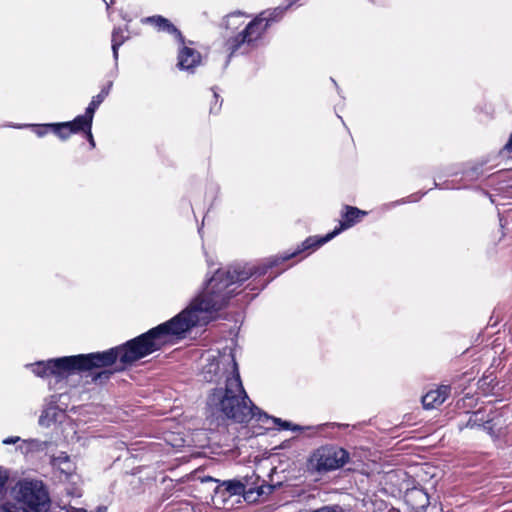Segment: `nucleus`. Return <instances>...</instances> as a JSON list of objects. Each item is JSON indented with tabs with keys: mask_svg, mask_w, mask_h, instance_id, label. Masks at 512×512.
<instances>
[{
	"mask_svg": "<svg viewBox=\"0 0 512 512\" xmlns=\"http://www.w3.org/2000/svg\"><path fill=\"white\" fill-rule=\"evenodd\" d=\"M52 464L62 474H64L67 479L71 478L76 470L74 462L64 452L60 453L57 456H54L52 459Z\"/></svg>",
	"mask_w": 512,
	"mask_h": 512,
	"instance_id": "obj_12",
	"label": "nucleus"
},
{
	"mask_svg": "<svg viewBox=\"0 0 512 512\" xmlns=\"http://www.w3.org/2000/svg\"><path fill=\"white\" fill-rule=\"evenodd\" d=\"M337 235H338V231H332L324 237H317V236L308 237L306 240H304L301 243V245L298 247V249L295 250L293 253L285 254L282 257V260L286 261L292 257H295L299 253H301L305 250H308V249H317L318 247H320L323 244L327 243L328 241L332 240Z\"/></svg>",
	"mask_w": 512,
	"mask_h": 512,
	"instance_id": "obj_9",
	"label": "nucleus"
},
{
	"mask_svg": "<svg viewBox=\"0 0 512 512\" xmlns=\"http://www.w3.org/2000/svg\"><path fill=\"white\" fill-rule=\"evenodd\" d=\"M86 136H87V139L91 145L92 148L95 147V141H94V138H93V135H92V132H91V129H89L87 132H86Z\"/></svg>",
	"mask_w": 512,
	"mask_h": 512,
	"instance_id": "obj_23",
	"label": "nucleus"
},
{
	"mask_svg": "<svg viewBox=\"0 0 512 512\" xmlns=\"http://www.w3.org/2000/svg\"><path fill=\"white\" fill-rule=\"evenodd\" d=\"M112 87V82H109L105 87L102 88L99 94L94 96L89 103L88 107L86 108V113L94 118V113L96 109L100 106V104L105 100V98L108 96L110 90Z\"/></svg>",
	"mask_w": 512,
	"mask_h": 512,
	"instance_id": "obj_15",
	"label": "nucleus"
},
{
	"mask_svg": "<svg viewBox=\"0 0 512 512\" xmlns=\"http://www.w3.org/2000/svg\"><path fill=\"white\" fill-rule=\"evenodd\" d=\"M201 55L198 51L191 47L183 46L178 53V67L182 70L193 71L195 67L200 65Z\"/></svg>",
	"mask_w": 512,
	"mask_h": 512,
	"instance_id": "obj_8",
	"label": "nucleus"
},
{
	"mask_svg": "<svg viewBox=\"0 0 512 512\" xmlns=\"http://www.w3.org/2000/svg\"><path fill=\"white\" fill-rule=\"evenodd\" d=\"M200 367L202 379L218 385L207 399V408L212 416L232 419L238 423L256 419L266 425V429L270 428V423L280 425L281 429L291 428L289 422L272 418L252 405L243 388L231 348L206 351L201 356Z\"/></svg>",
	"mask_w": 512,
	"mask_h": 512,
	"instance_id": "obj_2",
	"label": "nucleus"
},
{
	"mask_svg": "<svg viewBox=\"0 0 512 512\" xmlns=\"http://www.w3.org/2000/svg\"><path fill=\"white\" fill-rule=\"evenodd\" d=\"M450 393V387L443 385L436 389L430 390L422 397V403L426 409H434L447 399Z\"/></svg>",
	"mask_w": 512,
	"mask_h": 512,
	"instance_id": "obj_10",
	"label": "nucleus"
},
{
	"mask_svg": "<svg viewBox=\"0 0 512 512\" xmlns=\"http://www.w3.org/2000/svg\"><path fill=\"white\" fill-rule=\"evenodd\" d=\"M50 129L61 139L66 140L70 137L72 131L69 129L65 122L51 123L49 124Z\"/></svg>",
	"mask_w": 512,
	"mask_h": 512,
	"instance_id": "obj_17",
	"label": "nucleus"
},
{
	"mask_svg": "<svg viewBox=\"0 0 512 512\" xmlns=\"http://www.w3.org/2000/svg\"><path fill=\"white\" fill-rule=\"evenodd\" d=\"M504 149L508 152H512V133H511V136H510L508 142L506 143Z\"/></svg>",
	"mask_w": 512,
	"mask_h": 512,
	"instance_id": "obj_24",
	"label": "nucleus"
},
{
	"mask_svg": "<svg viewBox=\"0 0 512 512\" xmlns=\"http://www.w3.org/2000/svg\"><path fill=\"white\" fill-rule=\"evenodd\" d=\"M93 118L86 112L84 115L77 116L74 120L65 122L73 134L87 132L92 127Z\"/></svg>",
	"mask_w": 512,
	"mask_h": 512,
	"instance_id": "obj_13",
	"label": "nucleus"
},
{
	"mask_svg": "<svg viewBox=\"0 0 512 512\" xmlns=\"http://www.w3.org/2000/svg\"><path fill=\"white\" fill-rule=\"evenodd\" d=\"M472 422V417L468 420V425H470Z\"/></svg>",
	"mask_w": 512,
	"mask_h": 512,
	"instance_id": "obj_28",
	"label": "nucleus"
},
{
	"mask_svg": "<svg viewBox=\"0 0 512 512\" xmlns=\"http://www.w3.org/2000/svg\"><path fill=\"white\" fill-rule=\"evenodd\" d=\"M12 501L0 504V512H48L51 497L48 486L38 478H22L10 489Z\"/></svg>",
	"mask_w": 512,
	"mask_h": 512,
	"instance_id": "obj_3",
	"label": "nucleus"
},
{
	"mask_svg": "<svg viewBox=\"0 0 512 512\" xmlns=\"http://www.w3.org/2000/svg\"><path fill=\"white\" fill-rule=\"evenodd\" d=\"M271 491V486H267V487H264V486H260L257 490V496L260 497L262 496L263 494H266L268 492Z\"/></svg>",
	"mask_w": 512,
	"mask_h": 512,
	"instance_id": "obj_22",
	"label": "nucleus"
},
{
	"mask_svg": "<svg viewBox=\"0 0 512 512\" xmlns=\"http://www.w3.org/2000/svg\"><path fill=\"white\" fill-rule=\"evenodd\" d=\"M244 494L246 500L255 501L256 498L253 497L254 491L245 490V485L240 481H224L221 485H219L215 490L214 502L225 504L226 497L242 495Z\"/></svg>",
	"mask_w": 512,
	"mask_h": 512,
	"instance_id": "obj_6",
	"label": "nucleus"
},
{
	"mask_svg": "<svg viewBox=\"0 0 512 512\" xmlns=\"http://www.w3.org/2000/svg\"><path fill=\"white\" fill-rule=\"evenodd\" d=\"M249 16L243 12H233L228 14L223 21V25L228 32L226 48L230 54H233L243 47L253 46L268 28V18L264 14H259L248 21Z\"/></svg>",
	"mask_w": 512,
	"mask_h": 512,
	"instance_id": "obj_4",
	"label": "nucleus"
},
{
	"mask_svg": "<svg viewBox=\"0 0 512 512\" xmlns=\"http://www.w3.org/2000/svg\"><path fill=\"white\" fill-rule=\"evenodd\" d=\"M348 461V453L339 447L323 446L316 449L308 459L307 467L318 473L341 468Z\"/></svg>",
	"mask_w": 512,
	"mask_h": 512,
	"instance_id": "obj_5",
	"label": "nucleus"
},
{
	"mask_svg": "<svg viewBox=\"0 0 512 512\" xmlns=\"http://www.w3.org/2000/svg\"><path fill=\"white\" fill-rule=\"evenodd\" d=\"M483 428H484L485 430H488V433H490L492 436H494V435L492 434V432L490 431L491 427H490L489 425H484V427H483Z\"/></svg>",
	"mask_w": 512,
	"mask_h": 512,
	"instance_id": "obj_25",
	"label": "nucleus"
},
{
	"mask_svg": "<svg viewBox=\"0 0 512 512\" xmlns=\"http://www.w3.org/2000/svg\"><path fill=\"white\" fill-rule=\"evenodd\" d=\"M13 127L18 128V129L25 128V127H31L34 129V132L38 137L45 136L47 134V130L50 129L49 124H42V125H40V124H25V125L13 126Z\"/></svg>",
	"mask_w": 512,
	"mask_h": 512,
	"instance_id": "obj_18",
	"label": "nucleus"
},
{
	"mask_svg": "<svg viewBox=\"0 0 512 512\" xmlns=\"http://www.w3.org/2000/svg\"><path fill=\"white\" fill-rule=\"evenodd\" d=\"M64 417V411L55 406L47 407L39 418L42 426H50L52 423L61 420Z\"/></svg>",
	"mask_w": 512,
	"mask_h": 512,
	"instance_id": "obj_14",
	"label": "nucleus"
},
{
	"mask_svg": "<svg viewBox=\"0 0 512 512\" xmlns=\"http://www.w3.org/2000/svg\"><path fill=\"white\" fill-rule=\"evenodd\" d=\"M71 512H87V511L85 509L79 508V509H74Z\"/></svg>",
	"mask_w": 512,
	"mask_h": 512,
	"instance_id": "obj_26",
	"label": "nucleus"
},
{
	"mask_svg": "<svg viewBox=\"0 0 512 512\" xmlns=\"http://www.w3.org/2000/svg\"><path fill=\"white\" fill-rule=\"evenodd\" d=\"M257 272L251 265H237L226 271L218 270L208 281L203 292L171 320L122 346L104 352L43 361V378H53L56 382H62L77 371L109 366L117 360L124 365L132 364L165 345L173 344L192 327L208 323L213 312L221 309L234 292L231 286L246 281Z\"/></svg>",
	"mask_w": 512,
	"mask_h": 512,
	"instance_id": "obj_1",
	"label": "nucleus"
},
{
	"mask_svg": "<svg viewBox=\"0 0 512 512\" xmlns=\"http://www.w3.org/2000/svg\"><path fill=\"white\" fill-rule=\"evenodd\" d=\"M345 213L343 214V220L340 222V226L335 228L333 231H338V234L345 229H348L360 221L361 217L366 215L365 211H362L356 207L347 206Z\"/></svg>",
	"mask_w": 512,
	"mask_h": 512,
	"instance_id": "obj_11",
	"label": "nucleus"
},
{
	"mask_svg": "<svg viewBox=\"0 0 512 512\" xmlns=\"http://www.w3.org/2000/svg\"><path fill=\"white\" fill-rule=\"evenodd\" d=\"M126 30H123L121 28L114 29L112 33V50H113V56L114 59L117 60L118 58V49L119 47L124 43L126 40Z\"/></svg>",
	"mask_w": 512,
	"mask_h": 512,
	"instance_id": "obj_16",
	"label": "nucleus"
},
{
	"mask_svg": "<svg viewBox=\"0 0 512 512\" xmlns=\"http://www.w3.org/2000/svg\"><path fill=\"white\" fill-rule=\"evenodd\" d=\"M142 24L152 25L158 31L167 32L175 36L179 43H183L180 31L167 19L160 15L145 17L141 19Z\"/></svg>",
	"mask_w": 512,
	"mask_h": 512,
	"instance_id": "obj_7",
	"label": "nucleus"
},
{
	"mask_svg": "<svg viewBox=\"0 0 512 512\" xmlns=\"http://www.w3.org/2000/svg\"><path fill=\"white\" fill-rule=\"evenodd\" d=\"M10 473L7 469L0 466V496L6 491V485L9 480Z\"/></svg>",
	"mask_w": 512,
	"mask_h": 512,
	"instance_id": "obj_20",
	"label": "nucleus"
},
{
	"mask_svg": "<svg viewBox=\"0 0 512 512\" xmlns=\"http://www.w3.org/2000/svg\"><path fill=\"white\" fill-rule=\"evenodd\" d=\"M19 441H20V437L12 436V437H7V438L3 439L2 443L4 445H10V444H15Z\"/></svg>",
	"mask_w": 512,
	"mask_h": 512,
	"instance_id": "obj_21",
	"label": "nucleus"
},
{
	"mask_svg": "<svg viewBox=\"0 0 512 512\" xmlns=\"http://www.w3.org/2000/svg\"><path fill=\"white\" fill-rule=\"evenodd\" d=\"M123 20L131 21V19L127 18L126 16H123Z\"/></svg>",
	"mask_w": 512,
	"mask_h": 512,
	"instance_id": "obj_27",
	"label": "nucleus"
},
{
	"mask_svg": "<svg viewBox=\"0 0 512 512\" xmlns=\"http://www.w3.org/2000/svg\"><path fill=\"white\" fill-rule=\"evenodd\" d=\"M286 9H287V7H285V8L277 7L271 11L262 12L261 14H264L265 17H267L269 19L268 20V26H269L271 22L281 18Z\"/></svg>",
	"mask_w": 512,
	"mask_h": 512,
	"instance_id": "obj_19",
	"label": "nucleus"
}]
</instances>
